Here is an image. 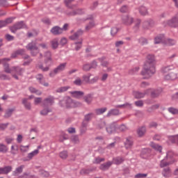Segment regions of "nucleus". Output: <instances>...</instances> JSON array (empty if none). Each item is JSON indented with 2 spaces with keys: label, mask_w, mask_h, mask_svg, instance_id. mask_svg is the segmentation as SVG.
<instances>
[{
  "label": "nucleus",
  "mask_w": 178,
  "mask_h": 178,
  "mask_svg": "<svg viewBox=\"0 0 178 178\" xmlns=\"http://www.w3.org/2000/svg\"><path fill=\"white\" fill-rule=\"evenodd\" d=\"M155 73H156V59L153 54H148L140 74L143 76V79H150Z\"/></svg>",
  "instance_id": "f257e3e1"
},
{
  "label": "nucleus",
  "mask_w": 178,
  "mask_h": 178,
  "mask_svg": "<svg viewBox=\"0 0 178 178\" xmlns=\"http://www.w3.org/2000/svg\"><path fill=\"white\" fill-rule=\"evenodd\" d=\"M10 61V58H6L0 60L1 63L3 64L4 67V72L6 73H10L12 74L13 77L15 79V80H19V76H22L23 74V69L19 67H12L10 68L9 64L6 63V62Z\"/></svg>",
  "instance_id": "f03ea898"
},
{
  "label": "nucleus",
  "mask_w": 178,
  "mask_h": 178,
  "mask_svg": "<svg viewBox=\"0 0 178 178\" xmlns=\"http://www.w3.org/2000/svg\"><path fill=\"white\" fill-rule=\"evenodd\" d=\"M44 65L47 66H44V64L41 63H38L37 65V67L40 69L42 72H48L49 70V66L54 64V59H52V53L49 51L44 52Z\"/></svg>",
  "instance_id": "7ed1b4c3"
},
{
  "label": "nucleus",
  "mask_w": 178,
  "mask_h": 178,
  "mask_svg": "<svg viewBox=\"0 0 178 178\" xmlns=\"http://www.w3.org/2000/svg\"><path fill=\"white\" fill-rule=\"evenodd\" d=\"M172 70H175V65H167L161 68V73L164 74L165 80H176L177 79V74L171 72Z\"/></svg>",
  "instance_id": "20e7f679"
},
{
  "label": "nucleus",
  "mask_w": 178,
  "mask_h": 178,
  "mask_svg": "<svg viewBox=\"0 0 178 178\" xmlns=\"http://www.w3.org/2000/svg\"><path fill=\"white\" fill-rule=\"evenodd\" d=\"M151 95V97L153 98H155L161 94V91L159 90H153L152 89H147L145 93L138 91L133 92V95L135 97V98H137L138 99H140V98H144L145 95Z\"/></svg>",
  "instance_id": "39448f33"
},
{
  "label": "nucleus",
  "mask_w": 178,
  "mask_h": 178,
  "mask_svg": "<svg viewBox=\"0 0 178 178\" xmlns=\"http://www.w3.org/2000/svg\"><path fill=\"white\" fill-rule=\"evenodd\" d=\"M61 106L65 108H77V106H81L80 102L73 101L70 97H66L64 100L60 102Z\"/></svg>",
  "instance_id": "423d86ee"
},
{
  "label": "nucleus",
  "mask_w": 178,
  "mask_h": 178,
  "mask_svg": "<svg viewBox=\"0 0 178 178\" xmlns=\"http://www.w3.org/2000/svg\"><path fill=\"white\" fill-rule=\"evenodd\" d=\"M26 48L28 51H30L32 56H37V55L40 54V49H38V47L37 46V40L29 42Z\"/></svg>",
  "instance_id": "0eeeda50"
},
{
  "label": "nucleus",
  "mask_w": 178,
  "mask_h": 178,
  "mask_svg": "<svg viewBox=\"0 0 178 178\" xmlns=\"http://www.w3.org/2000/svg\"><path fill=\"white\" fill-rule=\"evenodd\" d=\"M175 162V159L173 157V152L169 151L167 152L166 159H163L161 161L160 166L161 168H165V166H168V165H171Z\"/></svg>",
  "instance_id": "6e6552de"
},
{
  "label": "nucleus",
  "mask_w": 178,
  "mask_h": 178,
  "mask_svg": "<svg viewBox=\"0 0 178 178\" xmlns=\"http://www.w3.org/2000/svg\"><path fill=\"white\" fill-rule=\"evenodd\" d=\"M165 26H169L170 27L178 26V13L175 15L171 19H169L165 22Z\"/></svg>",
  "instance_id": "1a4fd4ad"
},
{
  "label": "nucleus",
  "mask_w": 178,
  "mask_h": 178,
  "mask_svg": "<svg viewBox=\"0 0 178 178\" xmlns=\"http://www.w3.org/2000/svg\"><path fill=\"white\" fill-rule=\"evenodd\" d=\"M20 29H26V24L23 22H18L10 28L11 33H16Z\"/></svg>",
  "instance_id": "9d476101"
},
{
  "label": "nucleus",
  "mask_w": 178,
  "mask_h": 178,
  "mask_svg": "<svg viewBox=\"0 0 178 178\" xmlns=\"http://www.w3.org/2000/svg\"><path fill=\"white\" fill-rule=\"evenodd\" d=\"M87 13V10L84 8H78L76 10H74L70 13H67L68 16H76V15H86Z\"/></svg>",
  "instance_id": "9b49d317"
},
{
  "label": "nucleus",
  "mask_w": 178,
  "mask_h": 178,
  "mask_svg": "<svg viewBox=\"0 0 178 178\" xmlns=\"http://www.w3.org/2000/svg\"><path fill=\"white\" fill-rule=\"evenodd\" d=\"M138 12L140 16H148L149 15V11H148V8L145 6H140L138 8Z\"/></svg>",
  "instance_id": "f8f14e48"
},
{
  "label": "nucleus",
  "mask_w": 178,
  "mask_h": 178,
  "mask_svg": "<svg viewBox=\"0 0 178 178\" xmlns=\"http://www.w3.org/2000/svg\"><path fill=\"white\" fill-rule=\"evenodd\" d=\"M134 22V19L130 15H124L122 17V22L124 24H126V26H131V24H133Z\"/></svg>",
  "instance_id": "ddd939ff"
},
{
  "label": "nucleus",
  "mask_w": 178,
  "mask_h": 178,
  "mask_svg": "<svg viewBox=\"0 0 178 178\" xmlns=\"http://www.w3.org/2000/svg\"><path fill=\"white\" fill-rule=\"evenodd\" d=\"M36 80H38L40 84H42V86H44V87L49 86V83L45 81V78L44 77V75L41 74H39L36 76Z\"/></svg>",
  "instance_id": "4468645a"
},
{
  "label": "nucleus",
  "mask_w": 178,
  "mask_h": 178,
  "mask_svg": "<svg viewBox=\"0 0 178 178\" xmlns=\"http://www.w3.org/2000/svg\"><path fill=\"white\" fill-rule=\"evenodd\" d=\"M118 129V127L116 126V124L113 123L111 124H108L106 127V131L108 133V134H113V133H116V130Z\"/></svg>",
  "instance_id": "2eb2a0df"
},
{
  "label": "nucleus",
  "mask_w": 178,
  "mask_h": 178,
  "mask_svg": "<svg viewBox=\"0 0 178 178\" xmlns=\"http://www.w3.org/2000/svg\"><path fill=\"white\" fill-rule=\"evenodd\" d=\"M70 93L73 98H76V99H80V98H83V97H84V92L83 91H72L70 92Z\"/></svg>",
  "instance_id": "dca6fc26"
},
{
  "label": "nucleus",
  "mask_w": 178,
  "mask_h": 178,
  "mask_svg": "<svg viewBox=\"0 0 178 178\" xmlns=\"http://www.w3.org/2000/svg\"><path fill=\"white\" fill-rule=\"evenodd\" d=\"M51 33L54 34V35H60V34L63 33V29L59 26H54L51 29Z\"/></svg>",
  "instance_id": "f3484780"
},
{
  "label": "nucleus",
  "mask_w": 178,
  "mask_h": 178,
  "mask_svg": "<svg viewBox=\"0 0 178 178\" xmlns=\"http://www.w3.org/2000/svg\"><path fill=\"white\" fill-rule=\"evenodd\" d=\"M84 33V31L79 29L76 32H75L72 35L70 36V40H72V41H74V40H77L80 35H83Z\"/></svg>",
  "instance_id": "a211bd4d"
},
{
  "label": "nucleus",
  "mask_w": 178,
  "mask_h": 178,
  "mask_svg": "<svg viewBox=\"0 0 178 178\" xmlns=\"http://www.w3.org/2000/svg\"><path fill=\"white\" fill-rule=\"evenodd\" d=\"M13 20H15L14 17H10L4 21H0V29H2V27L8 26V24H10V23L13 22Z\"/></svg>",
  "instance_id": "6ab92c4d"
},
{
  "label": "nucleus",
  "mask_w": 178,
  "mask_h": 178,
  "mask_svg": "<svg viewBox=\"0 0 178 178\" xmlns=\"http://www.w3.org/2000/svg\"><path fill=\"white\" fill-rule=\"evenodd\" d=\"M43 105L44 106H51V105H54V97H49L43 101Z\"/></svg>",
  "instance_id": "aec40b11"
},
{
  "label": "nucleus",
  "mask_w": 178,
  "mask_h": 178,
  "mask_svg": "<svg viewBox=\"0 0 178 178\" xmlns=\"http://www.w3.org/2000/svg\"><path fill=\"white\" fill-rule=\"evenodd\" d=\"M22 104L25 109H27V111H31V103L29 102V99H22Z\"/></svg>",
  "instance_id": "412c9836"
},
{
  "label": "nucleus",
  "mask_w": 178,
  "mask_h": 178,
  "mask_svg": "<svg viewBox=\"0 0 178 178\" xmlns=\"http://www.w3.org/2000/svg\"><path fill=\"white\" fill-rule=\"evenodd\" d=\"M12 171V167L6 166L4 168H0V175H8L9 172Z\"/></svg>",
  "instance_id": "4be33fe9"
},
{
  "label": "nucleus",
  "mask_w": 178,
  "mask_h": 178,
  "mask_svg": "<svg viewBox=\"0 0 178 178\" xmlns=\"http://www.w3.org/2000/svg\"><path fill=\"white\" fill-rule=\"evenodd\" d=\"M67 63H63L61 64H60L59 65L57 66L56 69V72H57V73H60V72H63V70H65V69H66V66H67Z\"/></svg>",
  "instance_id": "5701e85b"
},
{
  "label": "nucleus",
  "mask_w": 178,
  "mask_h": 178,
  "mask_svg": "<svg viewBox=\"0 0 178 178\" xmlns=\"http://www.w3.org/2000/svg\"><path fill=\"white\" fill-rule=\"evenodd\" d=\"M165 38L163 35L157 36L154 39V44H163L165 42Z\"/></svg>",
  "instance_id": "b1692460"
},
{
  "label": "nucleus",
  "mask_w": 178,
  "mask_h": 178,
  "mask_svg": "<svg viewBox=\"0 0 178 178\" xmlns=\"http://www.w3.org/2000/svg\"><path fill=\"white\" fill-rule=\"evenodd\" d=\"M51 45L52 49H56L59 47V40L56 38L51 40Z\"/></svg>",
  "instance_id": "393cba45"
},
{
  "label": "nucleus",
  "mask_w": 178,
  "mask_h": 178,
  "mask_svg": "<svg viewBox=\"0 0 178 178\" xmlns=\"http://www.w3.org/2000/svg\"><path fill=\"white\" fill-rule=\"evenodd\" d=\"M40 151L38 149H35L33 152H31V153L28 154L27 158L28 161H31V159H33L35 155H38Z\"/></svg>",
  "instance_id": "a878e982"
},
{
  "label": "nucleus",
  "mask_w": 178,
  "mask_h": 178,
  "mask_svg": "<svg viewBox=\"0 0 178 178\" xmlns=\"http://www.w3.org/2000/svg\"><path fill=\"white\" fill-rule=\"evenodd\" d=\"M24 49H19L16 51L15 52L13 53L11 55V58H17L19 55H24Z\"/></svg>",
  "instance_id": "bb28decb"
},
{
  "label": "nucleus",
  "mask_w": 178,
  "mask_h": 178,
  "mask_svg": "<svg viewBox=\"0 0 178 178\" xmlns=\"http://www.w3.org/2000/svg\"><path fill=\"white\" fill-rule=\"evenodd\" d=\"M124 161V158L115 157L113 159V163H114L115 165H120V163H123Z\"/></svg>",
  "instance_id": "cd10ccee"
},
{
  "label": "nucleus",
  "mask_w": 178,
  "mask_h": 178,
  "mask_svg": "<svg viewBox=\"0 0 178 178\" xmlns=\"http://www.w3.org/2000/svg\"><path fill=\"white\" fill-rule=\"evenodd\" d=\"M95 26V22L94 21H90L88 24H87L85 27L86 31H90L92 29H94Z\"/></svg>",
  "instance_id": "c85d7f7f"
},
{
  "label": "nucleus",
  "mask_w": 178,
  "mask_h": 178,
  "mask_svg": "<svg viewBox=\"0 0 178 178\" xmlns=\"http://www.w3.org/2000/svg\"><path fill=\"white\" fill-rule=\"evenodd\" d=\"M112 165V162L108 161L106 163L102 164L100 165L101 170H107V169H109V167Z\"/></svg>",
  "instance_id": "c756f323"
},
{
  "label": "nucleus",
  "mask_w": 178,
  "mask_h": 178,
  "mask_svg": "<svg viewBox=\"0 0 178 178\" xmlns=\"http://www.w3.org/2000/svg\"><path fill=\"white\" fill-rule=\"evenodd\" d=\"M91 77H92V75L91 74H87L82 76V79L85 83H88L90 84L91 81Z\"/></svg>",
  "instance_id": "7c9ffc66"
},
{
  "label": "nucleus",
  "mask_w": 178,
  "mask_h": 178,
  "mask_svg": "<svg viewBox=\"0 0 178 178\" xmlns=\"http://www.w3.org/2000/svg\"><path fill=\"white\" fill-rule=\"evenodd\" d=\"M13 112H15V108L7 109L5 112L4 118H10L13 115Z\"/></svg>",
  "instance_id": "2f4dec72"
},
{
  "label": "nucleus",
  "mask_w": 178,
  "mask_h": 178,
  "mask_svg": "<svg viewBox=\"0 0 178 178\" xmlns=\"http://www.w3.org/2000/svg\"><path fill=\"white\" fill-rule=\"evenodd\" d=\"M150 146L152 147V148H154V149H156V151H159V152H162V147L159 145L154 143H151Z\"/></svg>",
  "instance_id": "473e14b6"
},
{
  "label": "nucleus",
  "mask_w": 178,
  "mask_h": 178,
  "mask_svg": "<svg viewBox=\"0 0 178 178\" xmlns=\"http://www.w3.org/2000/svg\"><path fill=\"white\" fill-rule=\"evenodd\" d=\"M163 175L164 177H170V176L172 175V172L170 171V169L169 168H165L163 170Z\"/></svg>",
  "instance_id": "72a5a7b5"
},
{
  "label": "nucleus",
  "mask_w": 178,
  "mask_h": 178,
  "mask_svg": "<svg viewBox=\"0 0 178 178\" xmlns=\"http://www.w3.org/2000/svg\"><path fill=\"white\" fill-rule=\"evenodd\" d=\"M163 44L165 45H168L169 47L172 46V45H175V44H176V41H175L172 39H165Z\"/></svg>",
  "instance_id": "f704fd0d"
},
{
  "label": "nucleus",
  "mask_w": 178,
  "mask_h": 178,
  "mask_svg": "<svg viewBox=\"0 0 178 178\" xmlns=\"http://www.w3.org/2000/svg\"><path fill=\"white\" fill-rule=\"evenodd\" d=\"M145 127H142L140 128H138L137 130V134L138 136H139V137H143V136H144V134H145Z\"/></svg>",
  "instance_id": "c9c22d12"
},
{
  "label": "nucleus",
  "mask_w": 178,
  "mask_h": 178,
  "mask_svg": "<svg viewBox=\"0 0 178 178\" xmlns=\"http://www.w3.org/2000/svg\"><path fill=\"white\" fill-rule=\"evenodd\" d=\"M120 30V29H119V27L113 26L111 30V35H112V37H115V35H116V34H118V33H119Z\"/></svg>",
  "instance_id": "e433bc0d"
},
{
  "label": "nucleus",
  "mask_w": 178,
  "mask_h": 178,
  "mask_svg": "<svg viewBox=\"0 0 178 178\" xmlns=\"http://www.w3.org/2000/svg\"><path fill=\"white\" fill-rule=\"evenodd\" d=\"M124 145L127 149H129V148H131V145H133V140H131V138H127L124 143Z\"/></svg>",
  "instance_id": "4c0bfd02"
},
{
  "label": "nucleus",
  "mask_w": 178,
  "mask_h": 178,
  "mask_svg": "<svg viewBox=\"0 0 178 178\" xmlns=\"http://www.w3.org/2000/svg\"><path fill=\"white\" fill-rule=\"evenodd\" d=\"M23 169H24V165H20L19 167L17 168L14 171V175L15 176H19V175L23 172Z\"/></svg>",
  "instance_id": "58836bf2"
},
{
  "label": "nucleus",
  "mask_w": 178,
  "mask_h": 178,
  "mask_svg": "<svg viewBox=\"0 0 178 178\" xmlns=\"http://www.w3.org/2000/svg\"><path fill=\"white\" fill-rule=\"evenodd\" d=\"M99 60L101 63V65L103 66V67H108V66H109V63L105 60V58H99Z\"/></svg>",
  "instance_id": "ea45409f"
},
{
  "label": "nucleus",
  "mask_w": 178,
  "mask_h": 178,
  "mask_svg": "<svg viewBox=\"0 0 178 178\" xmlns=\"http://www.w3.org/2000/svg\"><path fill=\"white\" fill-rule=\"evenodd\" d=\"M140 71V67L137 66V67H135L132 69H131L129 71V74H137V73H138V72Z\"/></svg>",
  "instance_id": "a19ab883"
},
{
  "label": "nucleus",
  "mask_w": 178,
  "mask_h": 178,
  "mask_svg": "<svg viewBox=\"0 0 178 178\" xmlns=\"http://www.w3.org/2000/svg\"><path fill=\"white\" fill-rule=\"evenodd\" d=\"M69 156V154L67 153V151H63L59 153V157L61 159H67Z\"/></svg>",
  "instance_id": "79ce46f5"
},
{
  "label": "nucleus",
  "mask_w": 178,
  "mask_h": 178,
  "mask_svg": "<svg viewBox=\"0 0 178 178\" xmlns=\"http://www.w3.org/2000/svg\"><path fill=\"white\" fill-rule=\"evenodd\" d=\"M83 99L86 102V104L90 105V104L92 102V96H91V95H87L83 97Z\"/></svg>",
  "instance_id": "37998d69"
},
{
  "label": "nucleus",
  "mask_w": 178,
  "mask_h": 178,
  "mask_svg": "<svg viewBox=\"0 0 178 178\" xmlns=\"http://www.w3.org/2000/svg\"><path fill=\"white\" fill-rule=\"evenodd\" d=\"M159 106H161L159 104H154L147 108V112H154L156 109H159Z\"/></svg>",
  "instance_id": "c03bdc74"
},
{
  "label": "nucleus",
  "mask_w": 178,
  "mask_h": 178,
  "mask_svg": "<svg viewBox=\"0 0 178 178\" xmlns=\"http://www.w3.org/2000/svg\"><path fill=\"white\" fill-rule=\"evenodd\" d=\"M81 44H83V40L82 39H80L79 40V42H76L74 45V48H75V51H79V49H81Z\"/></svg>",
  "instance_id": "a18cd8bd"
},
{
  "label": "nucleus",
  "mask_w": 178,
  "mask_h": 178,
  "mask_svg": "<svg viewBox=\"0 0 178 178\" xmlns=\"http://www.w3.org/2000/svg\"><path fill=\"white\" fill-rule=\"evenodd\" d=\"M17 151H19V147L17 146V145H14L11 146V154H13V155H16V154H17Z\"/></svg>",
  "instance_id": "49530a36"
},
{
  "label": "nucleus",
  "mask_w": 178,
  "mask_h": 178,
  "mask_svg": "<svg viewBox=\"0 0 178 178\" xmlns=\"http://www.w3.org/2000/svg\"><path fill=\"white\" fill-rule=\"evenodd\" d=\"M120 112L118 109H111L107 113V116H112V115H119Z\"/></svg>",
  "instance_id": "de8ad7c7"
},
{
  "label": "nucleus",
  "mask_w": 178,
  "mask_h": 178,
  "mask_svg": "<svg viewBox=\"0 0 178 178\" xmlns=\"http://www.w3.org/2000/svg\"><path fill=\"white\" fill-rule=\"evenodd\" d=\"M107 109L106 108H97L95 110V113H96V115H102V113H105Z\"/></svg>",
  "instance_id": "09e8293b"
},
{
  "label": "nucleus",
  "mask_w": 178,
  "mask_h": 178,
  "mask_svg": "<svg viewBox=\"0 0 178 178\" xmlns=\"http://www.w3.org/2000/svg\"><path fill=\"white\" fill-rule=\"evenodd\" d=\"M29 91L32 93L36 94V95H41V94H42V92H41L40 90H38L35 89V88H33V87L29 88Z\"/></svg>",
  "instance_id": "8fccbe9b"
},
{
  "label": "nucleus",
  "mask_w": 178,
  "mask_h": 178,
  "mask_svg": "<svg viewBox=\"0 0 178 178\" xmlns=\"http://www.w3.org/2000/svg\"><path fill=\"white\" fill-rule=\"evenodd\" d=\"M49 112H52V109L44 108L40 111V115H42V116H47V115H48V113H49Z\"/></svg>",
  "instance_id": "3c124183"
},
{
  "label": "nucleus",
  "mask_w": 178,
  "mask_h": 178,
  "mask_svg": "<svg viewBox=\"0 0 178 178\" xmlns=\"http://www.w3.org/2000/svg\"><path fill=\"white\" fill-rule=\"evenodd\" d=\"M168 139L170 141H171V143H175L176 144H178V135L170 136Z\"/></svg>",
  "instance_id": "603ef678"
},
{
  "label": "nucleus",
  "mask_w": 178,
  "mask_h": 178,
  "mask_svg": "<svg viewBox=\"0 0 178 178\" xmlns=\"http://www.w3.org/2000/svg\"><path fill=\"white\" fill-rule=\"evenodd\" d=\"M8 146L3 145V144H0V152H3V154L8 152Z\"/></svg>",
  "instance_id": "864d4df0"
},
{
  "label": "nucleus",
  "mask_w": 178,
  "mask_h": 178,
  "mask_svg": "<svg viewBox=\"0 0 178 178\" xmlns=\"http://www.w3.org/2000/svg\"><path fill=\"white\" fill-rule=\"evenodd\" d=\"M74 0H65V4L67 8H70V9H74V6L70 5L72 2H73Z\"/></svg>",
  "instance_id": "5fc2aeb1"
},
{
  "label": "nucleus",
  "mask_w": 178,
  "mask_h": 178,
  "mask_svg": "<svg viewBox=\"0 0 178 178\" xmlns=\"http://www.w3.org/2000/svg\"><path fill=\"white\" fill-rule=\"evenodd\" d=\"M93 19H95V15H89L86 17L81 19L82 22H86V20H92Z\"/></svg>",
  "instance_id": "6e6d98bb"
},
{
  "label": "nucleus",
  "mask_w": 178,
  "mask_h": 178,
  "mask_svg": "<svg viewBox=\"0 0 178 178\" xmlns=\"http://www.w3.org/2000/svg\"><path fill=\"white\" fill-rule=\"evenodd\" d=\"M24 59H28L27 61H25V62L24 63V66H27V65H30V63H31V62H32V60H31V58H30V56H27V55L24 56Z\"/></svg>",
  "instance_id": "4d7b16f0"
},
{
  "label": "nucleus",
  "mask_w": 178,
  "mask_h": 178,
  "mask_svg": "<svg viewBox=\"0 0 178 178\" xmlns=\"http://www.w3.org/2000/svg\"><path fill=\"white\" fill-rule=\"evenodd\" d=\"M70 87L69 86H63L57 89V92H65V91H67Z\"/></svg>",
  "instance_id": "13d9d810"
},
{
  "label": "nucleus",
  "mask_w": 178,
  "mask_h": 178,
  "mask_svg": "<svg viewBox=\"0 0 178 178\" xmlns=\"http://www.w3.org/2000/svg\"><path fill=\"white\" fill-rule=\"evenodd\" d=\"M73 83L75 86H81L83 84V80L80 78H76Z\"/></svg>",
  "instance_id": "bf43d9fd"
},
{
  "label": "nucleus",
  "mask_w": 178,
  "mask_h": 178,
  "mask_svg": "<svg viewBox=\"0 0 178 178\" xmlns=\"http://www.w3.org/2000/svg\"><path fill=\"white\" fill-rule=\"evenodd\" d=\"M42 102V98L41 97H35L33 104L34 105H39V104H41Z\"/></svg>",
  "instance_id": "052dcab7"
},
{
  "label": "nucleus",
  "mask_w": 178,
  "mask_h": 178,
  "mask_svg": "<svg viewBox=\"0 0 178 178\" xmlns=\"http://www.w3.org/2000/svg\"><path fill=\"white\" fill-rule=\"evenodd\" d=\"M10 76L5 74L0 73V80H10Z\"/></svg>",
  "instance_id": "680f3d73"
},
{
  "label": "nucleus",
  "mask_w": 178,
  "mask_h": 178,
  "mask_svg": "<svg viewBox=\"0 0 178 178\" xmlns=\"http://www.w3.org/2000/svg\"><path fill=\"white\" fill-rule=\"evenodd\" d=\"M168 111L172 115H178V109L175 108H169Z\"/></svg>",
  "instance_id": "e2e57ef3"
},
{
  "label": "nucleus",
  "mask_w": 178,
  "mask_h": 178,
  "mask_svg": "<svg viewBox=\"0 0 178 178\" xmlns=\"http://www.w3.org/2000/svg\"><path fill=\"white\" fill-rule=\"evenodd\" d=\"M29 148H30V145H26V146H20V151L21 152H27L29 151Z\"/></svg>",
  "instance_id": "0e129e2a"
},
{
  "label": "nucleus",
  "mask_w": 178,
  "mask_h": 178,
  "mask_svg": "<svg viewBox=\"0 0 178 178\" xmlns=\"http://www.w3.org/2000/svg\"><path fill=\"white\" fill-rule=\"evenodd\" d=\"M116 108H131V104H130L129 103H126L122 105H118V106H116Z\"/></svg>",
  "instance_id": "69168bd1"
},
{
  "label": "nucleus",
  "mask_w": 178,
  "mask_h": 178,
  "mask_svg": "<svg viewBox=\"0 0 178 178\" xmlns=\"http://www.w3.org/2000/svg\"><path fill=\"white\" fill-rule=\"evenodd\" d=\"M92 118H94V113H89L86 115H85V120H91Z\"/></svg>",
  "instance_id": "338daca9"
},
{
  "label": "nucleus",
  "mask_w": 178,
  "mask_h": 178,
  "mask_svg": "<svg viewBox=\"0 0 178 178\" xmlns=\"http://www.w3.org/2000/svg\"><path fill=\"white\" fill-rule=\"evenodd\" d=\"M19 178H36V177L33 175H30L29 174L24 173L23 176L20 177Z\"/></svg>",
  "instance_id": "774afa93"
}]
</instances>
